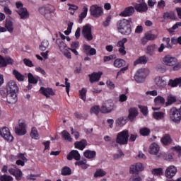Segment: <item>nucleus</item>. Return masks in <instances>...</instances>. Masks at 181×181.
Segmentation results:
<instances>
[{"label": "nucleus", "mask_w": 181, "mask_h": 181, "mask_svg": "<svg viewBox=\"0 0 181 181\" xmlns=\"http://www.w3.org/2000/svg\"><path fill=\"white\" fill-rule=\"evenodd\" d=\"M13 74L16 77V78L18 80V81H23V80H25V76L22 75V74H21L17 70H13Z\"/></svg>", "instance_id": "47"}, {"label": "nucleus", "mask_w": 181, "mask_h": 181, "mask_svg": "<svg viewBox=\"0 0 181 181\" xmlns=\"http://www.w3.org/2000/svg\"><path fill=\"white\" fill-rule=\"evenodd\" d=\"M67 6H69L68 11H69V13L71 15H74V13H76V11L78 9V6L75 4H68Z\"/></svg>", "instance_id": "45"}, {"label": "nucleus", "mask_w": 181, "mask_h": 181, "mask_svg": "<svg viewBox=\"0 0 181 181\" xmlns=\"http://www.w3.org/2000/svg\"><path fill=\"white\" fill-rule=\"evenodd\" d=\"M153 118H154V119H156L157 121H160V119H163V118H165V112H153Z\"/></svg>", "instance_id": "36"}, {"label": "nucleus", "mask_w": 181, "mask_h": 181, "mask_svg": "<svg viewBox=\"0 0 181 181\" xmlns=\"http://www.w3.org/2000/svg\"><path fill=\"white\" fill-rule=\"evenodd\" d=\"M65 84L66 85H60L61 87H66V91L68 94V95H70V83L67 82L69 81V79L66 78H65Z\"/></svg>", "instance_id": "59"}, {"label": "nucleus", "mask_w": 181, "mask_h": 181, "mask_svg": "<svg viewBox=\"0 0 181 181\" xmlns=\"http://www.w3.org/2000/svg\"><path fill=\"white\" fill-rule=\"evenodd\" d=\"M74 146L76 149H79L80 151H83L86 146H87V141L81 140L80 141H76L74 143Z\"/></svg>", "instance_id": "31"}, {"label": "nucleus", "mask_w": 181, "mask_h": 181, "mask_svg": "<svg viewBox=\"0 0 181 181\" xmlns=\"http://www.w3.org/2000/svg\"><path fill=\"white\" fill-rule=\"evenodd\" d=\"M88 12V7H87V6H84L82 8V12L79 14V19L81 21H83V19L86 18Z\"/></svg>", "instance_id": "48"}, {"label": "nucleus", "mask_w": 181, "mask_h": 181, "mask_svg": "<svg viewBox=\"0 0 181 181\" xmlns=\"http://www.w3.org/2000/svg\"><path fill=\"white\" fill-rule=\"evenodd\" d=\"M176 173H177V168L175 165H169L165 170V176L167 179H172L176 176Z\"/></svg>", "instance_id": "14"}, {"label": "nucleus", "mask_w": 181, "mask_h": 181, "mask_svg": "<svg viewBox=\"0 0 181 181\" xmlns=\"http://www.w3.org/2000/svg\"><path fill=\"white\" fill-rule=\"evenodd\" d=\"M47 47H49V41H47V40H44L40 45V50H42V52H45V50H46Z\"/></svg>", "instance_id": "53"}, {"label": "nucleus", "mask_w": 181, "mask_h": 181, "mask_svg": "<svg viewBox=\"0 0 181 181\" xmlns=\"http://www.w3.org/2000/svg\"><path fill=\"white\" fill-rule=\"evenodd\" d=\"M172 136L170 134H165L163 136V137L160 139L161 144L163 145H170L173 142Z\"/></svg>", "instance_id": "27"}, {"label": "nucleus", "mask_w": 181, "mask_h": 181, "mask_svg": "<svg viewBox=\"0 0 181 181\" xmlns=\"http://www.w3.org/2000/svg\"><path fill=\"white\" fill-rule=\"evenodd\" d=\"M0 135L7 142H12L13 141V136L11 134V130L8 127H3L0 129Z\"/></svg>", "instance_id": "7"}, {"label": "nucleus", "mask_w": 181, "mask_h": 181, "mask_svg": "<svg viewBox=\"0 0 181 181\" xmlns=\"http://www.w3.org/2000/svg\"><path fill=\"white\" fill-rule=\"evenodd\" d=\"M163 42H165V47H167V49H172V45H170V38L164 37L163 38Z\"/></svg>", "instance_id": "60"}, {"label": "nucleus", "mask_w": 181, "mask_h": 181, "mask_svg": "<svg viewBox=\"0 0 181 181\" xmlns=\"http://www.w3.org/2000/svg\"><path fill=\"white\" fill-rule=\"evenodd\" d=\"M154 83L158 88H160V90H163V88H166V86L168 85L166 80H165L163 77L160 76H157L154 78Z\"/></svg>", "instance_id": "15"}, {"label": "nucleus", "mask_w": 181, "mask_h": 181, "mask_svg": "<svg viewBox=\"0 0 181 181\" xmlns=\"http://www.w3.org/2000/svg\"><path fill=\"white\" fill-rule=\"evenodd\" d=\"M18 84L15 81H10L7 83V93H18Z\"/></svg>", "instance_id": "21"}, {"label": "nucleus", "mask_w": 181, "mask_h": 181, "mask_svg": "<svg viewBox=\"0 0 181 181\" xmlns=\"http://www.w3.org/2000/svg\"><path fill=\"white\" fill-rule=\"evenodd\" d=\"M28 79L30 84H37V82L39 81V77L34 76L32 73L28 74Z\"/></svg>", "instance_id": "35"}, {"label": "nucleus", "mask_w": 181, "mask_h": 181, "mask_svg": "<svg viewBox=\"0 0 181 181\" xmlns=\"http://www.w3.org/2000/svg\"><path fill=\"white\" fill-rule=\"evenodd\" d=\"M163 64H164V66L173 67V70H174V71H177V70H180L181 69V62L177 61V58L170 54H167L163 57Z\"/></svg>", "instance_id": "3"}, {"label": "nucleus", "mask_w": 181, "mask_h": 181, "mask_svg": "<svg viewBox=\"0 0 181 181\" xmlns=\"http://www.w3.org/2000/svg\"><path fill=\"white\" fill-rule=\"evenodd\" d=\"M97 153L94 151L86 150L83 152V156H85V158H87V159H94Z\"/></svg>", "instance_id": "33"}, {"label": "nucleus", "mask_w": 181, "mask_h": 181, "mask_svg": "<svg viewBox=\"0 0 181 181\" xmlns=\"http://www.w3.org/2000/svg\"><path fill=\"white\" fill-rule=\"evenodd\" d=\"M68 160H72V159H75V160H80L81 159V156H80V153H78L76 150L71 151L67 156Z\"/></svg>", "instance_id": "24"}, {"label": "nucleus", "mask_w": 181, "mask_h": 181, "mask_svg": "<svg viewBox=\"0 0 181 181\" xmlns=\"http://www.w3.org/2000/svg\"><path fill=\"white\" fill-rule=\"evenodd\" d=\"M15 132L17 135H25L26 134V124L20 122L15 128Z\"/></svg>", "instance_id": "19"}, {"label": "nucleus", "mask_w": 181, "mask_h": 181, "mask_svg": "<svg viewBox=\"0 0 181 181\" xmlns=\"http://www.w3.org/2000/svg\"><path fill=\"white\" fill-rule=\"evenodd\" d=\"M8 172L10 175H13V176H15L17 180H21L22 179V171H21V170L17 168H9Z\"/></svg>", "instance_id": "25"}, {"label": "nucleus", "mask_w": 181, "mask_h": 181, "mask_svg": "<svg viewBox=\"0 0 181 181\" xmlns=\"http://www.w3.org/2000/svg\"><path fill=\"white\" fill-rule=\"evenodd\" d=\"M82 35L88 42L93 40V33L91 32V25L86 24L82 28Z\"/></svg>", "instance_id": "11"}, {"label": "nucleus", "mask_w": 181, "mask_h": 181, "mask_svg": "<svg viewBox=\"0 0 181 181\" xmlns=\"http://www.w3.org/2000/svg\"><path fill=\"white\" fill-rule=\"evenodd\" d=\"M127 124V117H119L116 120V124L118 127H124Z\"/></svg>", "instance_id": "51"}, {"label": "nucleus", "mask_w": 181, "mask_h": 181, "mask_svg": "<svg viewBox=\"0 0 181 181\" xmlns=\"http://www.w3.org/2000/svg\"><path fill=\"white\" fill-rule=\"evenodd\" d=\"M127 43V38H123L119 42H117V47H125V44Z\"/></svg>", "instance_id": "61"}, {"label": "nucleus", "mask_w": 181, "mask_h": 181, "mask_svg": "<svg viewBox=\"0 0 181 181\" xmlns=\"http://www.w3.org/2000/svg\"><path fill=\"white\" fill-rule=\"evenodd\" d=\"M75 165L76 166H80L81 169H87L88 168H90V165L87 164V160L86 159L75 163Z\"/></svg>", "instance_id": "41"}, {"label": "nucleus", "mask_w": 181, "mask_h": 181, "mask_svg": "<svg viewBox=\"0 0 181 181\" xmlns=\"http://www.w3.org/2000/svg\"><path fill=\"white\" fill-rule=\"evenodd\" d=\"M6 29L9 32V33H13V21H7L6 22Z\"/></svg>", "instance_id": "49"}, {"label": "nucleus", "mask_w": 181, "mask_h": 181, "mask_svg": "<svg viewBox=\"0 0 181 181\" xmlns=\"http://www.w3.org/2000/svg\"><path fill=\"white\" fill-rule=\"evenodd\" d=\"M115 108V105L114 104V102L109 100L106 102L103 105H102L100 108V112L103 114H109V112L114 111Z\"/></svg>", "instance_id": "8"}, {"label": "nucleus", "mask_w": 181, "mask_h": 181, "mask_svg": "<svg viewBox=\"0 0 181 181\" xmlns=\"http://www.w3.org/2000/svg\"><path fill=\"white\" fill-rule=\"evenodd\" d=\"M151 173L153 176H162V175H163V169L160 168H153L151 170Z\"/></svg>", "instance_id": "43"}, {"label": "nucleus", "mask_w": 181, "mask_h": 181, "mask_svg": "<svg viewBox=\"0 0 181 181\" xmlns=\"http://www.w3.org/2000/svg\"><path fill=\"white\" fill-rule=\"evenodd\" d=\"M160 147L158 143H153L148 147V153L150 155H153L154 156H157L158 158L160 157Z\"/></svg>", "instance_id": "12"}, {"label": "nucleus", "mask_w": 181, "mask_h": 181, "mask_svg": "<svg viewBox=\"0 0 181 181\" xmlns=\"http://www.w3.org/2000/svg\"><path fill=\"white\" fill-rule=\"evenodd\" d=\"M165 101V98L160 95L154 98V105L158 107H152L153 111H159L160 110V105H163Z\"/></svg>", "instance_id": "16"}, {"label": "nucleus", "mask_w": 181, "mask_h": 181, "mask_svg": "<svg viewBox=\"0 0 181 181\" xmlns=\"http://www.w3.org/2000/svg\"><path fill=\"white\" fill-rule=\"evenodd\" d=\"M7 64H13V60L10 57H4L0 55V67H6Z\"/></svg>", "instance_id": "22"}, {"label": "nucleus", "mask_w": 181, "mask_h": 181, "mask_svg": "<svg viewBox=\"0 0 181 181\" xmlns=\"http://www.w3.org/2000/svg\"><path fill=\"white\" fill-rule=\"evenodd\" d=\"M139 132L142 136H148L151 134V129L147 127H143L140 129Z\"/></svg>", "instance_id": "52"}, {"label": "nucleus", "mask_w": 181, "mask_h": 181, "mask_svg": "<svg viewBox=\"0 0 181 181\" xmlns=\"http://www.w3.org/2000/svg\"><path fill=\"white\" fill-rule=\"evenodd\" d=\"M170 118L173 122H180L181 112L176 107H173L170 111Z\"/></svg>", "instance_id": "9"}, {"label": "nucleus", "mask_w": 181, "mask_h": 181, "mask_svg": "<svg viewBox=\"0 0 181 181\" xmlns=\"http://www.w3.org/2000/svg\"><path fill=\"white\" fill-rule=\"evenodd\" d=\"M40 93L45 95L47 98H49L50 95H54V90L52 88L41 87Z\"/></svg>", "instance_id": "20"}, {"label": "nucleus", "mask_w": 181, "mask_h": 181, "mask_svg": "<svg viewBox=\"0 0 181 181\" xmlns=\"http://www.w3.org/2000/svg\"><path fill=\"white\" fill-rule=\"evenodd\" d=\"M168 86L170 87H179L181 88V76L175 79H170L168 81Z\"/></svg>", "instance_id": "30"}, {"label": "nucleus", "mask_w": 181, "mask_h": 181, "mask_svg": "<svg viewBox=\"0 0 181 181\" xmlns=\"http://www.w3.org/2000/svg\"><path fill=\"white\" fill-rule=\"evenodd\" d=\"M18 159L16 161V165L18 166H25V162H26L27 159L25 158V155L23 153H19L18 155Z\"/></svg>", "instance_id": "32"}, {"label": "nucleus", "mask_w": 181, "mask_h": 181, "mask_svg": "<svg viewBox=\"0 0 181 181\" xmlns=\"http://www.w3.org/2000/svg\"><path fill=\"white\" fill-rule=\"evenodd\" d=\"M127 64V62L125 60L122 59H117L114 61L113 66L114 67H116L117 69H119L120 67H123V66H125Z\"/></svg>", "instance_id": "34"}, {"label": "nucleus", "mask_w": 181, "mask_h": 181, "mask_svg": "<svg viewBox=\"0 0 181 181\" xmlns=\"http://www.w3.org/2000/svg\"><path fill=\"white\" fill-rule=\"evenodd\" d=\"M107 173L104 171V170L98 169L94 174L95 177H103V176H105Z\"/></svg>", "instance_id": "54"}, {"label": "nucleus", "mask_w": 181, "mask_h": 181, "mask_svg": "<svg viewBox=\"0 0 181 181\" xmlns=\"http://www.w3.org/2000/svg\"><path fill=\"white\" fill-rule=\"evenodd\" d=\"M61 136L62 139H64L65 141H68L69 142L73 141V138H71V136L66 130L62 132Z\"/></svg>", "instance_id": "39"}, {"label": "nucleus", "mask_w": 181, "mask_h": 181, "mask_svg": "<svg viewBox=\"0 0 181 181\" xmlns=\"http://www.w3.org/2000/svg\"><path fill=\"white\" fill-rule=\"evenodd\" d=\"M144 170L145 167H144V164H142V163H136L130 166L129 173L132 175H135L139 172H143Z\"/></svg>", "instance_id": "13"}, {"label": "nucleus", "mask_w": 181, "mask_h": 181, "mask_svg": "<svg viewBox=\"0 0 181 181\" xmlns=\"http://www.w3.org/2000/svg\"><path fill=\"white\" fill-rule=\"evenodd\" d=\"M23 63L24 64H25V66H27L28 67H33V62H32V61L29 59H23Z\"/></svg>", "instance_id": "64"}, {"label": "nucleus", "mask_w": 181, "mask_h": 181, "mask_svg": "<svg viewBox=\"0 0 181 181\" xmlns=\"http://www.w3.org/2000/svg\"><path fill=\"white\" fill-rule=\"evenodd\" d=\"M80 47V44L77 41L72 42L71 44V47L69 48V50H71L75 56H78V52H77V49Z\"/></svg>", "instance_id": "28"}, {"label": "nucleus", "mask_w": 181, "mask_h": 181, "mask_svg": "<svg viewBox=\"0 0 181 181\" xmlns=\"http://www.w3.org/2000/svg\"><path fill=\"white\" fill-rule=\"evenodd\" d=\"M6 100L8 104H15L18 101V95L15 92H7Z\"/></svg>", "instance_id": "18"}, {"label": "nucleus", "mask_w": 181, "mask_h": 181, "mask_svg": "<svg viewBox=\"0 0 181 181\" xmlns=\"http://www.w3.org/2000/svg\"><path fill=\"white\" fill-rule=\"evenodd\" d=\"M173 103H176V97H175L172 95H169L167 97V101L165 103L166 107H168L169 105H172V104H173Z\"/></svg>", "instance_id": "50"}, {"label": "nucleus", "mask_w": 181, "mask_h": 181, "mask_svg": "<svg viewBox=\"0 0 181 181\" xmlns=\"http://www.w3.org/2000/svg\"><path fill=\"white\" fill-rule=\"evenodd\" d=\"M100 111H101V109H100L99 106H93L90 108V114H95V115H98L100 113Z\"/></svg>", "instance_id": "55"}, {"label": "nucleus", "mask_w": 181, "mask_h": 181, "mask_svg": "<svg viewBox=\"0 0 181 181\" xmlns=\"http://www.w3.org/2000/svg\"><path fill=\"white\" fill-rule=\"evenodd\" d=\"M106 84L108 88H110V90L115 89V84L114 83V82L111 81L110 80L107 81Z\"/></svg>", "instance_id": "63"}, {"label": "nucleus", "mask_w": 181, "mask_h": 181, "mask_svg": "<svg viewBox=\"0 0 181 181\" xmlns=\"http://www.w3.org/2000/svg\"><path fill=\"white\" fill-rule=\"evenodd\" d=\"M181 27V21L176 23L171 28L168 29L170 33H173L176 29Z\"/></svg>", "instance_id": "57"}, {"label": "nucleus", "mask_w": 181, "mask_h": 181, "mask_svg": "<svg viewBox=\"0 0 181 181\" xmlns=\"http://www.w3.org/2000/svg\"><path fill=\"white\" fill-rule=\"evenodd\" d=\"M38 12L47 21H53V15L56 13V6L53 4H47L40 6L38 8Z\"/></svg>", "instance_id": "1"}, {"label": "nucleus", "mask_w": 181, "mask_h": 181, "mask_svg": "<svg viewBox=\"0 0 181 181\" xmlns=\"http://www.w3.org/2000/svg\"><path fill=\"white\" fill-rule=\"evenodd\" d=\"M155 49H156V45H148L146 48V54H149V56H152V54H153V52H155Z\"/></svg>", "instance_id": "46"}, {"label": "nucleus", "mask_w": 181, "mask_h": 181, "mask_svg": "<svg viewBox=\"0 0 181 181\" xmlns=\"http://www.w3.org/2000/svg\"><path fill=\"white\" fill-rule=\"evenodd\" d=\"M62 175H63V176L71 175V170L69 167H64L62 170Z\"/></svg>", "instance_id": "58"}, {"label": "nucleus", "mask_w": 181, "mask_h": 181, "mask_svg": "<svg viewBox=\"0 0 181 181\" xmlns=\"http://www.w3.org/2000/svg\"><path fill=\"white\" fill-rule=\"evenodd\" d=\"M146 63H148V58L146 56L144 55L139 57V59L134 62V65L136 66V64H146Z\"/></svg>", "instance_id": "38"}, {"label": "nucleus", "mask_w": 181, "mask_h": 181, "mask_svg": "<svg viewBox=\"0 0 181 181\" xmlns=\"http://www.w3.org/2000/svg\"><path fill=\"white\" fill-rule=\"evenodd\" d=\"M89 11L90 12V15L94 18H100V16H103L104 13V10L103 9V7L97 4L92 5L90 7Z\"/></svg>", "instance_id": "6"}, {"label": "nucleus", "mask_w": 181, "mask_h": 181, "mask_svg": "<svg viewBox=\"0 0 181 181\" xmlns=\"http://www.w3.org/2000/svg\"><path fill=\"white\" fill-rule=\"evenodd\" d=\"M17 13L19 15L21 19H28L29 18V11L26 8L16 10Z\"/></svg>", "instance_id": "26"}, {"label": "nucleus", "mask_w": 181, "mask_h": 181, "mask_svg": "<svg viewBox=\"0 0 181 181\" xmlns=\"http://www.w3.org/2000/svg\"><path fill=\"white\" fill-rule=\"evenodd\" d=\"M79 98L81 100H83V101H86V100H87V88H83L79 90Z\"/></svg>", "instance_id": "44"}, {"label": "nucleus", "mask_w": 181, "mask_h": 181, "mask_svg": "<svg viewBox=\"0 0 181 181\" xmlns=\"http://www.w3.org/2000/svg\"><path fill=\"white\" fill-rule=\"evenodd\" d=\"M0 181H13V177L11 175H3L0 176Z\"/></svg>", "instance_id": "56"}, {"label": "nucleus", "mask_w": 181, "mask_h": 181, "mask_svg": "<svg viewBox=\"0 0 181 181\" xmlns=\"http://www.w3.org/2000/svg\"><path fill=\"white\" fill-rule=\"evenodd\" d=\"M129 119H130L131 121H132V119L136 118V116L138 115V109L132 107L129 109Z\"/></svg>", "instance_id": "37"}, {"label": "nucleus", "mask_w": 181, "mask_h": 181, "mask_svg": "<svg viewBox=\"0 0 181 181\" xmlns=\"http://www.w3.org/2000/svg\"><path fill=\"white\" fill-rule=\"evenodd\" d=\"M30 136L33 139H40V135L39 134V132H37V129H36V127L32 128Z\"/></svg>", "instance_id": "40"}, {"label": "nucleus", "mask_w": 181, "mask_h": 181, "mask_svg": "<svg viewBox=\"0 0 181 181\" xmlns=\"http://www.w3.org/2000/svg\"><path fill=\"white\" fill-rule=\"evenodd\" d=\"M158 36H159L158 31H156L155 33H146L145 35V37L147 40H155V39H158Z\"/></svg>", "instance_id": "42"}, {"label": "nucleus", "mask_w": 181, "mask_h": 181, "mask_svg": "<svg viewBox=\"0 0 181 181\" xmlns=\"http://www.w3.org/2000/svg\"><path fill=\"white\" fill-rule=\"evenodd\" d=\"M131 23H132V18L122 19L117 22V30L121 35H124L125 36H129L132 32V28H131Z\"/></svg>", "instance_id": "2"}, {"label": "nucleus", "mask_w": 181, "mask_h": 181, "mask_svg": "<svg viewBox=\"0 0 181 181\" xmlns=\"http://www.w3.org/2000/svg\"><path fill=\"white\" fill-rule=\"evenodd\" d=\"M122 156H124V153H122V151L118 150L117 152L114 154L113 158L114 159H120Z\"/></svg>", "instance_id": "62"}, {"label": "nucleus", "mask_w": 181, "mask_h": 181, "mask_svg": "<svg viewBox=\"0 0 181 181\" xmlns=\"http://www.w3.org/2000/svg\"><path fill=\"white\" fill-rule=\"evenodd\" d=\"M148 74L149 69L148 68H141L136 71L134 76V80L136 83H144Z\"/></svg>", "instance_id": "4"}, {"label": "nucleus", "mask_w": 181, "mask_h": 181, "mask_svg": "<svg viewBox=\"0 0 181 181\" xmlns=\"http://www.w3.org/2000/svg\"><path fill=\"white\" fill-rule=\"evenodd\" d=\"M134 12H135V8L131 6L127 7L123 11H122L119 16H123L124 18H127V16H132V15H134Z\"/></svg>", "instance_id": "23"}, {"label": "nucleus", "mask_w": 181, "mask_h": 181, "mask_svg": "<svg viewBox=\"0 0 181 181\" xmlns=\"http://www.w3.org/2000/svg\"><path fill=\"white\" fill-rule=\"evenodd\" d=\"M129 138V132L128 130H124L117 134L116 137V142L119 145H127L128 144V139Z\"/></svg>", "instance_id": "5"}, {"label": "nucleus", "mask_w": 181, "mask_h": 181, "mask_svg": "<svg viewBox=\"0 0 181 181\" xmlns=\"http://www.w3.org/2000/svg\"><path fill=\"white\" fill-rule=\"evenodd\" d=\"M59 50L62 52V54L66 57V59H71V52L69 51V47H67V45L63 42L59 41V43L58 44Z\"/></svg>", "instance_id": "10"}, {"label": "nucleus", "mask_w": 181, "mask_h": 181, "mask_svg": "<svg viewBox=\"0 0 181 181\" xmlns=\"http://www.w3.org/2000/svg\"><path fill=\"white\" fill-rule=\"evenodd\" d=\"M101 76H103V72H98L90 74L89 78L90 83H95V81H98L100 78H101Z\"/></svg>", "instance_id": "29"}, {"label": "nucleus", "mask_w": 181, "mask_h": 181, "mask_svg": "<svg viewBox=\"0 0 181 181\" xmlns=\"http://www.w3.org/2000/svg\"><path fill=\"white\" fill-rule=\"evenodd\" d=\"M134 8L137 12H146L148 11V5L145 3V0H139L138 3L134 5Z\"/></svg>", "instance_id": "17"}]
</instances>
